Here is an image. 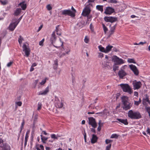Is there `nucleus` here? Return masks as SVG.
<instances>
[{
  "mask_svg": "<svg viewBox=\"0 0 150 150\" xmlns=\"http://www.w3.org/2000/svg\"><path fill=\"white\" fill-rule=\"evenodd\" d=\"M91 10L88 5L86 6L83 10V12L82 13V16H87L91 12Z\"/></svg>",
  "mask_w": 150,
  "mask_h": 150,
  "instance_id": "nucleus-8",
  "label": "nucleus"
},
{
  "mask_svg": "<svg viewBox=\"0 0 150 150\" xmlns=\"http://www.w3.org/2000/svg\"><path fill=\"white\" fill-rule=\"evenodd\" d=\"M90 28L91 30L92 31H93V27L92 25V24L91 23L90 25Z\"/></svg>",
  "mask_w": 150,
  "mask_h": 150,
  "instance_id": "nucleus-52",
  "label": "nucleus"
},
{
  "mask_svg": "<svg viewBox=\"0 0 150 150\" xmlns=\"http://www.w3.org/2000/svg\"><path fill=\"white\" fill-rule=\"evenodd\" d=\"M98 48L100 51L105 53V49L104 47H103L102 45H99L98 46Z\"/></svg>",
  "mask_w": 150,
  "mask_h": 150,
  "instance_id": "nucleus-31",
  "label": "nucleus"
},
{
  "mask_svg": "<svg viewBox=\"0 0 150 150\" xmlns=\"http://www.w3.org/2000/svg\"><path fill=\"white\" fill-rule=\"evenodd\" d=\"M24 125V120H23V122H22V125H21V131Z\"/></svg>",
  "mask_w": 150,
  "mask_h": 150,
  "instance_id": "nucleus-62",
  "label": "nucleus"
},
{
  "mask_svg": "<svg viewBox=\"0 0 150 150\" xmlns=\"http://www.w3.org/2000/svg\"><path fill=\"white\" fill-rule=\"evenodd\" d=\"M116 120L118 121L119 122L116 121L117 122H120L123 124L124 125H128V122L127 119H122L120 118H117Z\"/></svg>",
  "mask_w": 150,
  "mask_h": 150,
  "instance_id": "nucleus-18",
  "label": "nucleus"
},
{
  "mask_svg": "<svg viewBox=\"0 0 150 150\" xmlns=\"http://www.w3.org/2000/svg\"><path fill=\"white\" fill-rule=\"evenodd\" d=\"M120 95V94L119 93H118L116 94V99H117L119 98Z\"/></svg>",
  "mask_w": 150,
  "mask_h": 150,
  "instance_id": "nucleus-58",
  "label": "nucleus"
},
{
  "mask_svg": "<svg viewBox=\"0 0 150 150\" xmlns=\"http://www.w3.org/2000/svg\"><path fill=\"white\" fill-rule=\"evenodd\" d=\"M145 108L146 111L148 113H150V107L145 106Z\"/></svg>",
  "mask_w": 150,
  "mask_h": 150,
  "instance_id": "nucleus-39",
  "label": "nucleus"
},
{
  "mask_svg": "<svg viewBox=\"0 0 150 150\" xmlns=\"http://www.w3.org/2000/svg\"><path fill=\"white\" fill-rule=\"evenodd\" d=\"M21 10V9L20 8H17L14 13V15L16 16H18L20 13Z\"/></svg>",
  "mask_w": 150,
  "mask_h": 150,
  "instance_id": "nucleus-28",
  "label": "nucleus"
},
{
  "mask_svg": "<svg viewBox=\"0 0 150 150\" xmlns=\"http://www.w3.org/2000/svg\"><path fill=\"white\" fill-rule=\"evenodd\" d=\"M117 64H115L113 66V70L114 71H116L117 70H118L119 67L117 66Z\"/></svg>",
  "mask_w": 150,
  "mask_h": 150,
  "instance_id": "nucleus-33",
  "label": "nucleus"
},
{
  "mask_svg": "<svg viewBox=\"0 0 150 150\" xmlns=\"http://www.w3.org/2000/svg\"><path fill=\"white\" fill-rule=\"evenodd\" d=\"M53 44L54 47L56 48H58L60 47L61 46L62 47L63 42H62L61 39L60 38L59 40L57 41H56Z\"/></svg>",
  "mask_w": 150,
  "mask_h": 150,
  "instance_id": "nucleus-14",
  "label": "nucleus"
},
{
  "mask_svg": "<svg viewBox=\"0 0 150 150\" xmlns=\"http://www.w3.org/2000/svg\"><path fill=\"white\" fill-rule=\"evenodd\" d=\"M22 50L25 52V54L27 57H28L30 54V48L27 47L26 45L24 44L22 47Z\"/></svg>",
  "mask_w": 150,
  "mask_h": 150,
  "instance_id": "nucleus-9",
  "label": "nucleus"
},
{
  "mask_svg": "<svg viewBox=\"0 0 150 150\" xmlns=\"http://www.w3.org/2000/svg\"><path fill=\"white\" fill-rule=\"evenodd\" d=\"M118 135L116 134H113L112 135L110 138H117Z\"/></svg>",
  "mask_w": 150,
  "mask_h": 150,
  "instance_id": "nucleus-35",
  "label": "nucleus"
},
{
  "mask_svg": "<svg viewBox=\"0 0 150 150\" xmlns=\"http://www.w3.org/2000/svg\"><path fill=\"white\" fill-rule=\"evenodd\" d=\"M102 26L103 29V30L105 33H106V32L108 31V29L105 26V25L103 23Z\"/></svg>",
  "mask_w": 150,
  "mask_h": 150,
  "instance_id": "nucleus-34",
  "label": "nucleus"
},
{
  "mask_svg": "<svg viewBox=\"0 0 150 150\" xmlns=\"http://www.w3.org/2000/svg\"><path fill=\"white\" fill-rule=\"evenodd\" d=\"M101 120H99V122L98 123V126H102L103 125V123H101Z\"/></svg>",
  "mask_w": 150,
  "mask_h": 150,
  "instance_id": "nucleus-51",
  "label": "nucleus"
},
{
  "mask_svg": "<svg viewBox=\"0 0 150 150\" xmlns=\"http://www.w3.org/2000/svg\"><path fill=\"white\" fill-rule=\"evenodd\" d=\"M16 103L19 106H20L21 105L22 103L21 101H19Z\"/></svg>",
  "mask_w": 150,
  "mask_h": 150,
  "instance_id": "nucleus-53",
  "label": "nucleus"
},
{
  "mask_svg": "<svg viewBox=\"0 0 150 150\" xmlns=\"http://www.w3.org/2000/svg\"><path fill=\"white\" fill-rule=\"evenodd\" d=\"M51 137L52 138L57 139L58 138L56 137L55 134H52L51 135Z\"/></svg>",
  "mask_w": 150,
  "mask_h": 150,
  "instance_id": "nucleus-46",
  "label": "nucleus"
},
{
  "mask_svg": "<svg viewBox=\"0 0 150 150\" xmlns=\"http://www.w3.org/2000/svg\"><path fill=\"white\" fill-rule=\"evenodd\" d=\"M134 95L137 97L138 96V93L136 91L134 92Z\"/></svg>",
  "mask_w": 150,
  "mask_h": 150,
  "instance_id": "nucleus-61",
  "label": "nucleus"
},
{
  "mask_svg": "<svg viewBox=\"0 0 150 150\" xmlns=\"http://www.w3.org/2000/svg\"><path fill=\"white\" fill-rule=\"evenodd\" d=\"M99 55L98 56L99 57L102 58L103 57V54L101 52L98 53Z\"/></svg>",
  "mask_w": 150,
  "mask_h": 150,
  "instance_id": "nucleus-47",
  "label": "nucleus"
},
{
  "mask_svg": "<svg viewBox=\"0 0 150 150\" xmlns=\"http://www.w3.org/2000/svg\"><path fill=\"white\" fill-rule=\"evenodd\" d=\"M109 2L110 3L114 4L116 3L117 2V1L116 0H109Z\"/></svg>",
  "mask_w": 150,
  "mask_h": 150,
  "instance_id": "nucleus-42",
  "label": "nucleus"
},
{
  "mask_svg": "<svg viewBox=\"0 0 150 150\" xmlns=\"http://www.w3.org/2000/svg\"><path fill=\"white\" fill-rule=\"evenodd\" d=\"M71 9L72 10V12L74 13V14L75 15V13H76V10L73 8V6H72L71 8Z\"/></svg>",
  "mask_w": 150,
  "mask_h": 150,
  "instance_id": "nucleus-50",
  "label": "nucleus"
},
{
  "mask_svg": "<svg viewBox=\"0 0 150 150\" xmlns=\"http://www.w3.org/2000/svg\"><path fill=\"white\" fill-rule=\"evenodd\" d=\"M126 74H127L125 71L122 69L119 71L118 73V75L120 78L122 79Z\"/></svg>",
  "mask_w": 150,
  "mask_h": 150,
  "instance_id": "nucleus-19",
  "label": "nucleus"
},
{
  "mask_svg": "<svg viewBox=\"0 0 150 150\" xmlns=\"http://www.w3.org/2000/svg\"><path fill=\"white\" fill-rule=\"evenodd\" d=\"M104 20L106 22H109L110 23H108L109 27L113 26L114 24V23L117 21V17H115L112 16L108 17L105 16L104 18Z\"/></svg>",
  "mask_w": 150,
  "mask_h": 150,
  "instance_id": "nucleus-2",
  "label": "nucleus"
},
{
  "mask_svg": "<svg viewBox=\"0 0 150 150\" xmlns=\"http://www.w3.org/2000/svg\"><path fill=\"white\" fill-rule=\"evenodd\" d=\"M117 25V24L115 23L112 26H111L110 27V30L109 31V35L108 37H110L112 34H113L115 30V29Z\"/></svg>",
  "mask_w": 150,
  "mask_h": 150,
  "instance_id": "nucleus-16",
  "label": "nucleus"
},
{
  "mask_svg": "<svg viewBox=\"0 0 150 150\" xmlns=\"http://www.w3.org/2000/svg\"><path fill=\"white\" fill-rule=\"evenodd\" d=\"M89 40L88 38H87V36H86L84 39L85 42L86 43H88L89 42Z\"/></svg>",
  "mask_w": 150,
  "mask_h": 150,
  "instance_id": "nucleus-45",
  "label": "nucleus"
},
{
  "mask_svg": "<svg viewBox=\"0 0 150 150\" xmlns=\"http://www.w3.org/2000/svg\"><path fill=\"white\" fill-rule=\"evenodd\" d=\"M88 124L90 125L94 128H96L97 127V125L96 123L95 119L92 117H89L88 118Z\"/></svg>",
  "mask_w": 150,
  "mask_h": 150,
  "instance_id": "nucleus-6",
  "label": "nucleus"
},
{
  "mask_svg": "<svg viewBox=\"0 0 150 150\" xmlns=\"http://www.w3.org/2000/svg\"><path fill=\"white\" fill-rule=\"evenodd\" d=\"M112 142V141L108 139H106L105 140V143L106 144H108Z\"/></svg>",
  "mask_w": 150,
  "mask_h": 150,
  "instance_id": "nucleus-48",
  "label": "nucleus"
},
{
  "mask_svg": "<svg viewBox=\"0 0 150 150\" xmlns=\"http://www.w3.org/2000/svg\"><path fill=\"white\" fill-rule=\"evenodd\" d=\"M23 40V38H22L21 36H20L18 40V42L20 45L22 43V40Z\"/></svg>",
  "mask_w": 150,
  "mask_h": 150,
  "instance_id": "nucleus-36",
  "label": "nucleus"
},
{
  "mask_svg": "<svg viewBox=\"0 0 150 150\" xmlns=\"http://www.w3.org/2000/svg\"><path fill=\"white\" fill-rule=\"evenodd\" d=\"M61 12L62 15L65 16L68 15L72 17H73L75 16V15L74 14V13L70 9L62 10L61 11Z\"/></svg>",
  "mask_w": 150,
  "mask_h": 150,
  "instance_id": "nucleus-5",
  "label": "nucleus"
},
{
  "mask_svg": "<svg viewBox=\"0 0 150 150\" xmlns=\"http://www.w3.org/2000/svg\"><path fill=\"white\" fill-rule=\"evenodd\" d=\"M44 41V39H43L42 40L40 41L39 42V45L40 46H42L43 45V43Z\"/></svg>",
  "mask_w": 150,
  "mask_h": 150,
  "instance_id": "nucleus-43",
  "label": "nucleus"
},
{
  "mask_svg": "<svg viewBox=\"0 0 150 150\" xmlns=\"http://www.w3.org/2000/svg\"><path fill=\"white\" fill-rule=\"evenodd\" d=\"M54 65L55 66H56V67H55V66H54V69H56L57 68V66L58 65V62H57V59H56L54 61Z\"/></svg>",
  "mask_w": 150,
  "mask_h": 150,
  "instance_id": "nucleus-38",
  "label": "nucleus"
},
{
  "mask_svg": "<svg viewBox=\"0 0 150 150\" xmlns=\"http://www.w3.org/2000/svg\"><path fill=\"white\" fill-rule=\"evenodd\" d=\"M0 147L2 148V150H10V146L6 143L1 144Z\"/></svg>",
  "mask_w": 150,
  "mask_h": 150,
  "instance_id": "nucleus-15",
  "label": "nucleus"
},
{
  "mask_svg": "<svg viewBox=\"0 0 150 150\" xmlns=\"http://www.w3.org/2000/svg\"><path fill=\"white\" fill-rule=\"evenodd\" d=\"M28 134L27 133L25 135V141H27L28 139Z\"/></svg>",
  "mask_w": 150,
  "mask_h": 150,
  "instance_id": "nucleus-55",
  "label": "nucleus"
},
{
  "mask_svg": "<svg viewBox=\"0 0 150 150\" xmlns=\"http://www.w3.org/2000/svg\"><path fill=\"white\" fill-rule=\"evenodd\" d=\"M42 25H41L39 27V28L38 30V32L41 29V28H42Z\"/></svg>",
  "mask_w": 150,
  "mask_h": 150,
  "instance_id": "nucleus-63",
  "label": "nucleus"
},
{
  "mask_svg": "<svg viewBox=\"0 0 150 150\" xmlns=\"http://www.w3.org/2000/svg\"><path fill=\"white\" fill-rule=\"evenodd\" d=\"M87 16V19L88 20V21L89 19H91V18L92 17V16L91 15H88Z\"/></svg>",
  "mask_w": 150,
  "mask_h": 150,
  "instance_id": "nucleus-57",
  "label": "nucleus"
},
{
  "mask_svg": "<svg viewBox=\"0 0 150 150\" xmlns=\"http://www.w3.org/2000/svg\"><path fill=\"white\" fill-rule=\"evenodd\" d=\"M131 70L134 72V74L136 75H137L139 74V71L137 67L134 65L131 64L129 66Z\"/></svg>",
  "mask_w": 150,
  "mask_h": 150,
  "instance_id": "nucleus-12",
  "label": "nucleus"
},
{
  "mask_svg": "<svg viewBox=\"0 0 150 150\" xmlns=\"http://www.w3.org/2000/svg\"><path fill=\"white\" fill-rule=\"evenodd\" d=\"M101 126H98V128H97V130L99 132L101 130Z\"/></svg>",
  "mask_w": 150,
  "mask_h": 150,
  "instance_id": "nucleus-60",
  "label": "nucleus"
},
{
  "mask_svg": "<svg viewBox=\"0 0 150 150\" xmlns=\"http://www.w3.org/2000/svg\"><path fill=\"white\" fill-rule=\"evenodd\" d=\"M115 12L114 8L110 6L106 7L104 11V13L106 14L110 15Z\"/></svg>",
  "mask_w": 150,
  "mask_h": 150,
  "instance_id": "nucleus-11",
  "label": "nucleus"
},
{
  "mask_svg": "<svg viewBox=\"0 0 150 150\" xmlns=\"http://www.w3.org/2000/svg\"><path fill=\"white\" fill-rule=\"evenodd\" d=\"M98 139V137L96 135L94 134L92 135V138L91 139V142L92 144H94L96 142Z\"/></svg>",
  "mask_w": 150,
  "mask_h": 150,
  "instance_id": "nucleus-24",
  "label": "nucleus"
},
{
  "mask_svg": "<svg viewBox=\"0 0 150 150\" xmlns=\"http://www.w3.org/2000/svg\"><path fill=\"white\" fill-rule=\"evenodd\" d=\"M127 62L129 63H134V64L136 63V62L134 61V59H128L127 60Z\"/></svg>",
  "mask_w": 150,
  "mask_h": 150,
  "instance_id": "nucleus-32",
  "label": "nucleus"
},
{
  "mask_svg": "<svg viewBox=\"0 0 150 150\" xmlns=\"http://www.w3.org/2000/svg\"><path fill=\"white\" fill-rule=\"evenodd\" d=\"M54 102L55 106L57 108H60L63 106V104L62 101H60L58 98L57 96L55 97Z\"/></svg>",
  "mask_w": 150,
  "mask_h": 150,
  "instance_id": "nucleus-7",
  "label": "nucleus"
},
{
  "mask_svg": "<svg viewBox=\"0 0 150 150\" xmlns=\"http://www.w3.org/2000/svg\"><path fill=\"white\" fill-rule=\"evenodd\" d=\"M134 112L132 110H129L127 113V116L128 117L131 119H133Z\"/></svg>",
  "mask_w": 150,
  "mask_h": 150,
  "instance_id": "nucleus-22",
  "label": "nucleus"
},
{
  "mask_svg": "<svg viewBox=\"0 0 150 150\" xmlns=\"http://www.w3.org/2000/svg\"><path fill=\"white\" fill-rule=\"evenodd\" d=\"M141 118V115L139 111L134 112L133 119H138Z\"/></svg>",
  "mask_w": 150,
  "mask_h": 150,
  "instance_id": "nucleus-17",
  "label": "nucleus"
},
{
  "mask_svg": "<svg viewBox=\"0 0 150 150\" xmlns=\"http://www.w3.org/2000/svg\"><path fill=\"white\" fill-rule=\"evenodd\" d=\"M134 104L137 106L138 105H139V104H140L138 101H134Z\"/></svg>",
  "mask_w": 150,
  "mask_h": 150,
  "instance_id": "nucleus-56",
  "label": "nucleus"
},
{
  "mask_svg": "<svg viewBox=\"0 0 150 150\" xmlns=\"http://www.w3.org/2000/svg\"><path fill=\"white\" fill-rule=\"evenodd\" d=\"M13 63V62L12 61V62H9L7 64V67H10L12 65V64Z\"/></svg>",
  "mask_w": 150,
  "mask_h": 150,
  "instance_id": "nucleus-49",
  "label": "nucleus"
},
{
  "mask_svg": "<svg viewBox=\"0 0 150 150\" xmlns=\"http://www.w3.org/2000/svg\"><path fill=\"white\" fill-rule=\"evenodd\" d=\"M0 2L1 4L3 5H5L7 3V1L6 0H5L4 1L1 0Z\"/></svg>",
  "mask_w": 150,
  "mask_h": 150,
  "instance_id": "nucleus-41",
  "label": "nucleus"
},
{
  "mask_svg": "<svg viewBox=\"0 0 150 150\" xmlns=\"http://www.w3.org/2000/svg\"><path fill=\"white\" fill-rule=\"evenodd\" d=\"M95 128H92L91 129V132L93 133H95L96 132V130L94 129Z\"/></svg>",
  "mask_w": 150,
  "mask_h": 150,
  "instance_id": "nucleus-59",
  "label": "nucleus"
},
{
  "mask_svg": "<svg viewBox=\"0 0 150 150\" xmlns=\"http://www.w3.org/2000/svg\"><path fill=\"white\" fill-rule=\"evenodd\" d=\"M50 41L51 43L53 44L56 41V37L55 35V32L54 31L52 34L51 37L50 38Z\"/></svg>",
  "mask_w": 150,
  "mask_h": 150,
  "instance_id": "nucleus-20",
  "label": "nucleus"
},
{
  "mask_svg": "<svg viewBox=\"0 0 150 150\" xmlns=\"http://www.w3.org/2000/svg\"><path fill=\"white\" fill-rule=\"evenodd\" d=\"M25 3V1H23L18 4V6H20L23 10H25L26 8V4Z\"/></svg>",
  "mask_w": 150,
  "mask_h": 150,
  "instance_id": "nucleus-25",
  "label": "nucleus"
},
{
  "mask_svg": "<svg viewBox=\"0 0 150 150\" xmlns=\"http://www.w3.org/2000/svg\"><path fill=\"white\" fill-rule=\"evenodd\" d=\"M42 104L40 103H39L38 104V108L37 109L38 110H39L41 109L42 108Z\"/></svg>",
  "mask_w": 150,
  "mask_h": 150,
  "instance_id": "nucleus-40",
  "label": "nucleus"
},
{
  "mask_svg": "<svg viewBox=\"0 0 150 150\" xmlns=\"http://www.w3.org/2000/svg\"><path fill=\"white\" fill-rule=\"evenodd\" d=\"M113 47L112 46L108 45L106 47L105 49V53H108L111 50V49Z\"/></svg>",
  "mask_w": 150,
  "mask_h": 150,
  "instance_id": "nucleus-27",
  "label": "nucleus"
},
{
  "mask_svg": "<svg viewBox=\"0 0 150 150\" xmlns=\"http://www.w3.org/2000/svg\"><path fill=\"white\" fill-rule=\"evenodd\" d=\"M111 144H109L106 146V150H110V148H111Z\"/></svg>",
  "mask_w": 150,
  "mask_h": 150,
  "instance_id": "nucleus-44",
  "label": "nucleus"
},
{
  "mask_svg": "<svg viewBox=\"0 0 150 150\" xmlns=\"http://www.w3.org/2000/svg\"><path fill=\"white\" fill-rule=\"evenodd\" d=\"M149 96L146 94L145 98L143 99L142 104L144 105H146V102H148L149 103Z\"/></svg>",
  "mask_w": 150,
  "mask_h": 150,
  "instance_id": "nucleus-21",
  "label": "nucleus"
},
{
  "mask_svg": "<svg viewBox=\"0 0 150 150\" xmlns=\"http://www.w3.org/2000/svg\"><path fill=\"white\" fill-rule=\"evenodd\" d=\"M59 25H58L56 27L55 31L57 33V35H61V29L59 28Z\"/></svg>",
  "mask_w": 150,
  "mask_h": 150,
  "instance_id": "nucleus-26",
  "label": "nucleus"
},
{
  "mask_svg": "<svg viewBox=\"0 0 150 150\" xmlns=\"http://www.w3.org/2000/svg\"><path fill=\"white\" fill-rule=\"evenodd\" d=\"M49 87L48 86L43 91L39 92L38 95H45L49 92Z\"/></svg>",
  "mask_w": 150,
  "mask_h": 150,
  "instance_id": "nucleus-23",
  "label": "nucleus"
},
{
  "mask_svg": "<svg viewBox=\"0 0 150 150\" xmlns=\"http://www.w3.org/2000/svg\"><path fill=\"white\" fill-rule=\"evenodd\" d=\"M46 82V80H43L40 83V84L41 85H43Z\"/></svg>",
  "mask_w": 150,
  "mask_h": 150,
  "instance_id": "nucleus-54",
  "label": "nucleus"
},
{
  "mask_svg": "<svg viewBox=\"0 0 150 150\" xmlns=\"http://www.w3.org/2000/svg\"><path fill=\"white\" fill-rule=\"evenodd\" d=\"M103 6L101 5H97L96 6V8L98 10L100 11L101 12L103 11Z\"/></svg>",
  "mask_w": 150,
  "mask_h": 150,
  "instance_id": "nucleus-29",
  "label": "nucleus"
},
{
  "mask_svg": "<svg viewBox=\"0 0 150 150\" xmlns=\"http://www.w3.org/2000/svg\"><path fill=\"white\" fill-rule=\"evenodd\" d=\"M120 85L124 92H127L129 94H131L132 93L131 88L128 84H121Z\"/></svg>",
  "mask_w": 150,
  "mask_h": 150,
  "instance_id": "nucleus-3",
  "label": "nucleus"
},
{
  "mask_svg": "<svg viewBox=\"0 0 150 150\" xmlns=\"http://www.w3.org/2000/svg\"><path fill=\"white\" fill-rule=\"evenodd\" d=\"M40 136L42 142L44 143H46L45 141L48 139V138L43 137L42 135H41Z\"/></svg>",
  "mask_w": 150,
  "mask_h": 150,
  "instance_id": "nucleus-30",
  "label": "nucleus"
},
{
  "mask_svg": "<svg viewBox=\"0 0 150 150\" xmlns=\"http://www.w3.org/2000/svg\"><path fill=\"white\" fill-rule=\"evenodd\" d=\"M112 60L116 64L121 65L125 63V61L122 59L118 57L117 56H113L112 57Z\"/></svg>",
  "mask_w": 150,
  "mask_h": 150,
  "instance_id": "nucleus-4",
  "label": "nucleus"
},
{
  "mask_svg": "<svg viewBox=\"0 0 150 150\" xmlns=\"http://www.w3.org/2000/svg\"><path fill=\"white\" fill-rule=\"evenodd\" d=\"M113 51L115 52H117L118 51V50L115 47H114L113 48Z\"/></svg>",
  "mask_w": 150,
  "mask_h": 150,
  "instance_id": "nucleus-64",
  "label": "nucleus"
},
{
  "mask_svg": "<svg viewBox=\"0 0 150 150\" xmlns=\"http://www.w3.org/2000/svg\"><path fill=\"white\" fill-rule=\"evenodd\" d=\"M19 22L18 21L17 23L16 22H15L11 23L8 27L9 30L11 31H13Z\"/></svg>",
  "mask_w": 150,
  "mask_h": 150,
  "instance_id": "nucleus-13",
  "label": "nucleus"
},
{
  "mask_svg": "<svg viewBox=\"0 0 150 150\" xmlns=\"http://www.w3.org/2000/svg\"><path fill=\"white\" fill-rule=\"evenodd\" d=\"M121 99L123 105V109L125 110H127L130 109L132 107V103L129 102L128 98L127 96H123L121 98Z\"/></svg>",
  "mask_w": 150,
  "mask_h": 150,
  "instance_id": "nucleus-1",
  "label": "nucleus"
},
{
  "mask_svg": "<svg viewBox=\"0 0 150 150\" xmlns=\"http://www.w3.org/2000/svg\"><path fill=\"white\" fill-rule=\"evenodd\" d=\"M132 84L134 90L139 89L142 86V84L140 81H133Z\"/></svg>",
  "mask_w": 150,
  "mask_h": 150,
  "instance_id": "nucleus-10",
  "label": "nucleus"
},
{
  "mask_svg": "<svg viewBox=\"0 0 150 150\" xmlns=\"http://www.w3.org/2000/svg\"><path fill=\"white\" fill-rule=\"evenodd\" d=\"M46 8L49 11H50L52 9V8L51 7V5L50 4L47 5L46 6Z\"/></svg>",
  "mask_w": 150,
  "mask_h": 150,
  "instance_id": "nucleus-37",
  "label": "nucleus"
}]
</instances>
